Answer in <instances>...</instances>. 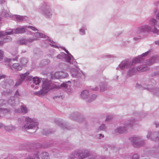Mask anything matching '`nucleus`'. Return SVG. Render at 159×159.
<instances>
[{"mask_svg": "<svg viewBox=\"0 0 159 159\" xmlns=\"http://www.w3.org/2000/svg\"><path fill=\"white\" fill-rule=\"evenodd\" d=\"M125 69H128L127 74L130 76L134 75L136 72L134 65L128 59L122 61L116 68V70L120 71L121 75L124 73Z\"/></svg>", "mask_w": 159, "mask_h": 159, "instance_id": "obj_1", "label": "nucleus"}, {"mask_svg": "<svg viewBox=\"0 0 159 159\" xmlns=\"http://www.w3.org/2000/svg\"><path fill=\"white\" fill-rule=\"evenodd\" d=\"M151 30V26L148 25H145L139 27L136 31L137 35L133 38L134 40L137 41L142 39L143 37L147 35Z\"/></svg>", "mask_w": 159, "mask_h": 159, "instance_id": "obj_2", "label": "nucleus"}, {"mask_svg": "<svg viewBox=\"0 0 159 159\" xmlns=\"http://www.w3.org/2000/svg\"><path fill=\"white\" fill-rule=\"evenodd\" d=\"M25 118L26 123L22 127V129H33L35 130L34 131H35V130L38 128V122L37 120L28 117H26Z\"/></svg>", "mask_w": 159, "mask_h": 159, "instance_id": "obj_3", "label": "nucleus"}, {"mask_svg": "<svg viewBox=\"0 0 159 159\" xmlns=\"http://www.w3.org/2000/svg\"><path fill=\"white\" fill-rule=\"evenodd\" d=\"M12 34L13 31L11 29L6 32L0 31V46L2 45L5 43L11 41V38L10 37L6 35Z\"/></svg>", "mask_w": 159, "mask_h": 159, "instance_id": "obj_4", "label": "nucleus"}, {"mask_svg": "<svg viewBox=\"0 0 159 159\" xmlns=\"http://www.w3.org/2000/svg\"><path fill=\"white\" fill-rule=\"evenodd\" d=\"M41 12L47 19H51L52 18V8L47 4H44L42 6Z\"/></svg>", "mask_w": 159, "mask_h": 159, "instance_id": "obj_5", "label": "nucleus"}, {"mask_svg": "<svg viewBox=\"0 0 159 159\" xmlns=\"http://www.w3.org/2000/svg\"><path fill=\"white\" fill-rule=\"evenodd\" d=\"M50 82L48 81H44L42 85V88L39 91L34 92V94L39 96H43L46 94L50 90Z\"/></svg>", "mask_w": 159, "mask_h": 159, "instance_id": "obj_6", "label": "nucleus"}, {"mask_svg": "<svg viewBox=\"0 0 159 159\" xmlns=\"http://www.w3.org/2000/svg\"><path fill=\"white\" fill-rule=\"evenodd\" d=\"M80 97L88 102H91L96 98L97 96L95 94H91L88 90L85 89L81 92Z\"/></svg>", "mask_w": 159, "mask_h": 159, "instance_id": "obj_7", "label": "nucleus"}, {"mask_svg": "<svg viewBox=\"0 0 159 159\" xmlns=\"http://www.w3.org/2000/svg\"><path fill=\"white\" fill-rule=\"evenodd\" d=\"M149 23L151 25L154 26L152 29V32L154 34L159 35V20L152 18L150 20Z\"/></svg>", "mask_w": 159, "mask_h": 159, "instance_id": "obj_8", "label": "nucleus"}, {"mask_svg": "<svg viewBox=\"0 0 159 159\" xmlns=\"http://www.w3.org/2000/svg\"><path fill=\"white\" fill-rule=\"evenodd\" d=\"M75 153L79 159H84L89 156L90 153L88 150L83 149L75 151Z\"/></svg>", "mask_w": 159, "mask_h": 159, "instance_id": "obj_9", "label": "nucleus"}, {"mask_svg": "<svg viewBox=\"0 0 159 159\" xmlns=\"http://www.w3.org/2000/svg\"><path fill=\"white\" fill-rule=\"evenodd\" d=\"M27 28H30L32 30L35 31L37 30V29L34 27L31 26H24L21 28H17L13 31V34H19L24 33L25 32Z\"/></svg>", "mask_w": 159, "mask_h": 159, "instance_id": "obj_10", "label": "nucleus"}, {"mask_svg": "<svg viewBox=\"0 0 159 159\" xmlns=\"http://www.w3.org/2000/svg\"><path fill=\"white\" fill-rule=\"evenodd\" d=\"M130 125L129 123H125L124 125L117 127L115 129V131L117 133L122 134L125 132L128 128L129 127Z\"/></svg>", "mask_w": 159, "mask_h": 159, "instance_id": "obj_11", "label": "nucleus"}, {"mask_svg": "<svg viewBox=\"0 0 159 159\" xmlns=\"http://www.w3.org/2000/svg\"><path fill=\"white\" fill-rule=\"evenodd\" d=\"M70 73L72 76L73 77L80 78L82 75H85V73L82 71H79L78 70L75 68H72L70 70Z\"/></svg>", "mask_w": 159, "mask_h": 159, "instance_id": "obj_12", "label": "nucleus"}, {"mask_svg": "<svg viewBox=\"0 0 159 159\" xmlns=\"http://www.w3.org/2000/svg\"><path fill=\"white\" fill-rule=\"evenodd\" d=\"M68 75V74L67 72L61 71L56 72L54 74V77L57 79H61L67 77Z\"/></svg>", "mask_w": 159, "mask_h": 159, "instance_id": "obj_13", "label": "nucleus"}, {"mask_svg": "<svg viewBox=\"0 0 159 159\" xmlns=\"http://www.w3.org/2000/svg\"><path fill=\"white\" fill-rule=\"evenodd\" d=\"M159 133L158 132H155L152 133L150 131L148 132V134L147 135V138L148 139L155 141H157L158 139Z\"/></svg>", "mask_w": 159, "mask_h": 159, "instance_id": "obj_14", "label": "nucleus"}, {"mask_svg": "<svg viewBox=\"0 0 159 159\" xmlns=\"http://www.w3.org/2000/svg\"><path fill=\"white\" fill-rule=\"evenodd\" d=\"M33 84L31 85V87L34 89H37L39 88V84L41 82V79L38 77L32 78Z\"/></svg>", "mask_w": 159, "mask_h": 159, "instance_id": "obj_15", "label": "nucleus"}, {"mask_svg": "<svg viewBox=\"0 0 159 159\" xmlns=\"http://www.w3.org/2000/svg\"><path fill=\"white\" fill-rule=\"evenodd\" d=\"M62 48L67 54H65L64 57V59H65L66 61L68 63L71 64L72 59L73 58V56L69 53V52L65 48L63 47Z\"/></svg>", "mask_w": 159, "mask_h": 159, "instance_id": "obj_16", "label": "nucleus"}, {"mask_svg": "<svg viewBox=\"0 0 159 159\" xmlns=\"http://www.w3.org/2000/svg\"><path fill=\"white\" fill-rule=\"evenodd\" d=\"M130 139L131 141L132 144L135 147H139L141 146L143 144H140L139 142V138L137 137H131Z\"/></svg>", "mask_w": 159, "mask_h": 159, "instance_id": "obj_17", "label": "nucleus"}, {"mask_svg": "<svg viewBox=\"0 0 159 159\" xmlns=\"http://www.w3.org/2000/svg\"><path fill=\"white\" fill-rule=\"evenodd\" d=\"M18 52L17 50H16L14 52V51L12 52L11 53L12 55L13 56H16V57L15 58H13L12 60L13 61L16 60L19 57V56L17 55ZM12 60L11 59L7 58H5L4 59V62H9L11 61Z\"/></svg>", "mask_w": 159, "mask_h": 159, "instance_id": "obj_18", "label": "nucleus"}, {"mask_svg": "<svg viewBox=\"0 0 159 159\" xmlns=\"http://www.w3.org/2000/svg\"><path fill=\"white\" fill-rule=\"evenodd\" d=\"M15 112L17 113H22L23 114H26L28 112V110L25 106L22 105L21 106L20 109H15Z\"/></svg>", "mask_w": 159, "mask_h": 159, "instance_id": "obj_19", "label": "nucleus"}, {"mask_svg": "<svg viewBox=\"0 0 159 159\" xmlns=\"http://www.w3.org/2000/svg\"><path fill=\"white\" fill-rule=\"evenodd\" d=\"M158 57L157 55H155L152 57L149 60L146 62L147 64L148 65H151L153 64L156 62L158 58Z\"/></svg>", "mask_w": 159, "mask_h": 159, "instance_id": "obj_20", "label": "nucleus"}, {"mask_svg": "<svg viewBox=\"0 0 159 159\" xmlns=\"http://www.w3.org/2000/svg\"><path fill=\"white\" fill-rule=\"evenodd\" d=\"M29 74V72H27L23 74L20 75V78L19 79V83L16 82V85H18L20 84L22 81L24 80L25 78Z\"/></svg>", "mask_w": 159, "mask_h": 159, "instance_id": "obj_21", "label": "nucleus"}, {"mask_svg": "<svg viewBox=\"0 0 159 159\" xmlns=\"http://www.w3.org/2000/svg\"><path fill=\"white\" fill-rule=\"evenodd\" d=\"M136 71L140 72H144L147 71L149 70V68L147 66H145L143 65H141L138 66L136 69Z\"/></svg>", "mask_w": 159, "mask_h": 159, "instance_id": "obj_22", "label": "nucleus"}, {"mask_svg": "<svg viewBox=\"0 0 159 159\" xmlns=\"http://www.w3.org/2000/svg\"><path fill=\"white\" fill-rule=\"evenodd\" d=\"M2 15L5 17H11L13 16V15L8 10H5L2 11Z\"/></svg>", "mask_w": 159, "mask_h": 159, "instance_id": "obj_23", "label": "nucleus"}, {"mask_svg": "<svg viewBox=\"0 0 159 159\" xmlns=\"http://www.w3.org/2000/svg\"><path fill=\"white\" fill-rule=\"evenodd\" d=\"M34 34L35 37L34 39L35 40H39L41 38H44L45 37V35L44 34L39 32L34 33Z\"/></svg>", "mask_w": 159, "mask_h": 159, "instance_id": "obj_24", "label": "nucleus"}, {"mask_svg": "<svg viewBox=\"0 0 159 159\" xmlns=\"http://www.w3.org/2000/svg\"><path fill=\"white\" fill-rule=\"evenodd\" d=\"M10 68L12 70L13 69H16L17 70H20L22 69V67L20 64H19L18 63H16L13 64L11 66Z\"/></svg>", "mask_w": 159, "mask_h": 159, "instance_id": "obj_25", "label": "nucleus"}, {"mask_svg": "<svg viewBox=\"0 0 159 159\" xmlns=\"http://www.w3.org/2000/svg\"><path fill=\"white\" fill-rule=\"evenodd\" d=\"M143 61L141 59V56H139L133 59L132 60V61L130 62L132 63V64L134 65V64H135L139 62H141Z\"/></svg>", "mask_w": 159, "mask_h": 159, "instance_id": "obj_26", "label": "nucleus"}, {"mask_svg": "<svg viewBox=\"0 0 159 159\" xmlns=\"http://www.w3.org/2000/svg\"><path fill=\"white\" fill-rule=\"evenodd\" d=\"M12 17L18 21H21L26 18V16H23L17 15H13Z\"/></svg>", "mask_w": 159, "mask_h": 159, "instance_id": "obj_27", "label": "nucleus"}, {"mask_svg": "<svg viewBox=\"0 0 159 159\" xmlns=\"http://www.w3.org/2000/svg\"><path fill=\"white\" fill-rule=\"evenodd\" d=\"M71 85V82L70 81H68L65 83H63L60 85V87L64 88H67L69 89Z\"/></svg>", "mask_w": 159, "mask_h": 159, "instance_id": "obj_28", "label": "nucleus"}, {"mask_svg": "<svg viewBox=\"0 0 159 159\" xmlns=\"http://www.w3.org/2000/svg\"><path fill=\"white\" fill-rule=\"evenodd\" d=\"M20 64L22 67L25 66L28 62V60L26 58L22 57L20 59L19 61Z\"/></svg>", "mask_w": 159, "mask_h": 159, "instance_id": "obj_29", "label": "nucleus"}, {"mask_svg": "<svg viewBox=\"0 0 159 159\" xmlns=\"http://www.w3.org/2000/svg\"><path fill=\"white\" fill-rule=\"evenodd\" d=\"M100 91L101 92H104L107 89V84L105 83H101L99 85Z\"/></svg>", "mask_w": 159, "mask_h": 159, "instance_id": "obj_30", "label": "nucleus"}, {"mask_svg": "<svg viewBox=\"0 0 159 159\" xmlns=\"http://www.w3.org/2000/svg\"><path fill=\"white\" fill-rule=\"evenodd\" d=\"M4 128L6 131H8L14 130L15 129V126L12 125L5 126Z\"/></svg>", "mask_w": 159, "mask_h": 159, "instance_id": "obj_31", "label": "nucleus"}, {"mask_svg": "<svg viewBox=\"0 0 159 159\" xmlns=\"http://www.w3.org/2000/svg\"><path fill=\"white\" fill-rule=\"evenodd\" d=\"M40 156L41 158L43 159H49V154L47 152L42 153Z\"/></svg>", "mask_w": 159, "mask_h": 159, "instance_id": "obj_32", "label": "nucleus"}, {"mask_svg": "<svg viewBox=\"0 0 159 159\" xmlns=\"http://www.w3.org/2000/svg\"><path fill=\"white\" fill-rule=\"evenodd\" d=\"M39 152H37L35 154L33 157L29 156L26 158V159H39Z\"/></svg>", "mask_w": 159, "mask_h": 159, "instance_id": "obj_33", "label": "nucleus"}, {"mask_svg": "<svg viewBox=\"0 0 159 159\" xmlns=\"http://www.w3.org/2000/svg\"><path fill=\"white\" fill-rule=\"evenodd\" d=\"M136 119L134 117H132L129 119L128 122H126L125 123H129V124L130 125L129 127H131L132 126V123L135 122L136 121Z\"/></svg>", "mask_w": 159, "mask_h": 159, "instance_id": "obj_34", "label": "nucleus"}, {"mask_svg": "<svg viewBox=\"0 0 159 159\" xmlns=\"http://www.w3.org/2000/svg\"><path fill=\"white\" fill-rule=\"evenodd\" d=\"M158 9L156 8L153 10V13L156 14V17L157 19L159 20V11L157 12Z\"/></svg>", "mask_w": 159, "mask_h": 159, "instance_id": "obj_35", "label": "nucleus"}, {"mask_svg": "<svg viewBox=\"0 0 159 159\" xmlns=\"http://www.w3.org/2000/svg\"><path fill=\"white\" fill-rule=\"evenodd\" d=\"M19 43L22 45H27V39H23L19 41Z\"/></svg>", "mask_w": 159, "mask_h": 159, "instance_id": "obj_36", "label": "nucleus"}, {"mask_svg": "<svg viewBox=\"0 0 159 159\" xmlns=\"http://www.w3.org/2000/svg\"><path fill=\"white\" fill-rule=\"evenodd\" d=\"M106 127L105 125L104 124L101 125L97 129V131L103 130L106 129Z\"/></svg>", "mask_w": 159, "mask_h": 159, "instance_id": "obj_37", "label": "nucleus"}, {"mask_svg": "<svg viewBox=\"0 0 159 159\" xmlns=\"http://www.w3.org/2000/svg\"><path fill=\"white\" fill-rule=\"evenodd\" d=\"M65 53L64 52H61V53L57 56V58L59 59H61L64 58Z\"/></svg>", "mask_w": 159, "mask_h": 159, "instance_id": "obj_38", "label": "nucleus"}, {"mask_svg": "<svg viewBox=\"0 0 159 159\" xmlns=\"http://www.w3.org/2000/svg\"><path fill=\"white\" fill-rule=\"evenodd\" d=\"M86 159H98V156L96 155H90V154L89 156L87 157Z\"/></svg>", "mask_w": 159, "mask_h": 159, "instance_id": "obj_39", "label": "nucleus"}, {"mask_svg": "<svg viewBox=\"0 0 159 159\" xmlns=\"http://www.w3.org/2000/svg\"><path fill=\"white\" fill-rule=\"evenodd\" d=\"M80 34L81 35H84L85 34V30L84 29L81 28L79 30Z\"/></svg>", "mask_w": 159, "mask_h": 159, "instance_id": "obj_40", "label": "nucleus"}, {"mask_svg": "<svg viewBox=\"0 0 159 159\" xmlns=\"http://www.w3.org/2000/svg\"><path fill=\"white\" fill-rule=\"evenodd\" d=\"M4 52L3 51L0 49V61H2L3 60L4 57Z\"/></svg>", "mask_w": 159, "mask_h": 159, "instance_id": "obj_41", "label": "nucleus"}, {"mask_svg": "<svg viewBox=\"0 0 159 159\" xmlns=\"http://www.w3.org/2000/svg\"><path fill=\"white\" fill-rule=\"evenodd\" d=\"M34 41H35V39L34 38H29L27 39V44H28L29 43H32Z\"/></svg>", "mask_w": 159, "mask_h": 159, "instance_id": "obj_42", "label": "nucleus"}, {"mask_svg": "<svg viewBox=\"0 0 159 159\" xmlns=\"http://www.w3.org/2000/svg\"><path fill=\"white\" fill-rule=\"evenodd\" d=\"M150 52V51H148L143 53L141 55L139 56H141V59H142V60H143V57H145L146 56H147L148 55V54Z\"/></svg>", "mask_w": 159, "mask_h": 159, "instance_id": "obj_43", "label": "nucleus"}, {"mask_svg": "<svg viewBox=\"0 0 159 159\" xmlns=\"http://www.w3.org/2000/svg\"><path fill=\"white\" fill-rule=\"evenodd\" d=\"M49 42L50 43V44L51 46H53L55 48H58V47L57 46V45L54 42H53L52 41L50 40H49Z\"/></svg>", "mask_w": 159, "mask_h": 159, "instance_id": "obj_44", "label": "nucleus"}, {"mask_svg": "<svg viewBox=\"0 0 159 159\" xmlns=\"http://www.w3.org/2000/svg\"><path fill=\"white\" fill-rule=\"evenodd\" d=\"M8 103L11 105H13L15 103V101L12 99H9L8 101Z\"/></svg>", "mask_w": 159, "mask_h": 159, "instance_id": "obj_45", "label": "nucleus"}, {"mask_svg": "<svg viewBox=\"0 0 159 159\" xmlns=\"http://www.w3.org/2000/svg\"><path fill=\"white\" fill-rule=\"evenodd\" d=\"M139 156L136 154H134L132 157V159H139Z\"/></svg>", "mask_w": 159, "mask_h": 159, "instance_id": "obj_46", "label": "nucleus"}, {"mask_svg": "<svg viewBox=\"0 0 159 159\" xmlns=\"http://www.w3.org/2000/svg\"><path fill=\"white\" fill-rule=\"evenodd\" d=\"M113 118V117L112 116H107L106 119V120L107 121H109L111 120Z\"/></svg>", "mask_w": 159, "mask_h": 159, "instance_id": "obj_47", "label": "nucleus"}, {"mask_svg": "<svg viewBox=\"0 0 159 159\" xmlns=\"http://www.w3.org/2000/svg\"><path fill=\"white\" fill-rule=\"evenodd\" d=\"M43 134L47 135L49 134V132L47 129H43Z\"/></svg>", "mask_w": 159, "mask_h": 159, "instance_id": "obj_48", "label": "nucleus"}, {"mask_svg": "<svg viewBox=\"0 0 159 159\" xmlns=\"http://www.w3.org/2000/svg\"><path fill=\"white\" fill-rule=\"evenodd\" d=\"M24 118H25L24 117H22L18 118V122L20 123H21L22 121L24 120Z\"/></svg>", "mask_w": 159, "mask_h": 159, "instance_id": "obj_49", "label": "nucleus"}, {"mask_svg": "<svg viewBox=\"0 0 159 159\" xmlns=\"http://www.w3.org/2000/svg\"><path fill=\"white\" fill-rule=\"evenodd\" d=\"M7 111V109L0 108V112L5 113Z\"/></svg>", "mask_w": 159, "mask_h": 159, "instance_id": "obj_50", "label": "nucleus"}, {"mask_svg": "<svg viewBox=\"0 0 159 159\" xmlns=\"http://www.w3.org/2000/svg\"><path fill=\"white\" fill-rule=\"evenodd\" d=\"M61 98L62 97L59 96H55L53 97V98L54 99H57L58 98Z\"/></svg>", "mask_w": 159, "mask_h": 159, "instance_id": "obj_51", "label": "nucleus"}, {"mask_svg": "<svg viewBox=\"0 0 159 159\" xmlns=\"http://www.w3.org/2000/svg\"><path fill=\"white\" fill-rule=\"evenodd\" d=\"M154 43L156 45L159 46V40L155 41Z\"/></svg>", "mask_w": 159, "mask_h": 159, "instance_id": "obj_52", "label": "nucleus"}, {"mask_svg": "<svg viewBox=\"0 0 159 159\" xmlns=\"http://www.w3.org/2000/svg\"><path fill=\"white\" fill-rule=\"evenodd\" d=\"M5 75H0V80L4 78Z\"/></svg>", "mask_w": 159, "mask_h": 159, "instance_id": "obj_53", "label": "nucleus"}, {"mask_svg": "<svg viewBox=\"0 0 159 159\" xmlns=\"http://www.w3.org/2000/svg\"><path fill=\"white\" fill-rule=\"evenodd\" d=\"M159 4V2L158 1L155 2L154 3V5L155 6Z\"/></svg>", "mask_w": 159, "mask_h": 159, "instance_id": "obj_54", "label": "nucleus"}, {"mask_svg": "<svg viewBox=\"0 0 159 159\" xmlns=\"http://www.w3.org/2000/svg\"><path fill=\"white\" fill-rule=\"evenodd\" d=\"M147 89H148L149 90V91H152V92H153V91H153V90L154 89H152V88H147Z\"/></svg>", "mask_w": 159, "mask_h": 159, "instance_id": "obj_55", "label": "nucleus"}, {"mask_svg": "<svg viewBox=\"0 0 159 159\" xmlns=\"http://www.w3.org/2000/svg\"><path fill=\"white\" fill-rule=\"evenodd\" d=\"M4 104H5V101L3 100V102L2 103L0 102V106L4 105Z\"/></svg>", "mask_w": 159, "mask_h": 159, "instance_id": "obj_56", "label": "nucleus"}, {"mask_svg": "<svg viewBox=\"0 0 159 159\" xmlns=\"http://www.w3.org/2000/svg\"><path fill=\"white\" fill-rule=\"evenodd\" d=\"M4 1V0H0V4H2Z\"/></svg>", "mask_w": 159, "mask_h": 159, "instance_id": "obj_57", "label": "nucleus"}, {"mask_svg": "<svg viewBox=\"0 0 159 159\" xmlns=\"http://www.w3.org/2000/svg\"><path fill=\"white\" fill-rule=\"evenodd\" d=\"M99 137L100 138H101V137L103 138L104 136L103 135H102V134H99Z\"/></svg>", "mask_w": 159, "mask_h": 159, "instance_id": "obj_58", "label": "nucleus"}, {"mask_svg": "<svg viewBox=\"0 0 159 159\" xmlns=\"http://www.w3.org/2000/svg\"><path fill=\"white\" fill-rule=\"evenodd\" d=\"M140 85L139 84H137L136 86V88H139Z\"/></svg>", "mask_w": 159, "mask_h": 159, "instance_id": "obj_59", "label": "nucleus"}, {"mask_svg": "<svg viewBox=\"0 0 159 159\" xmlns=\"http://www.w3.org/2000/svg\"><path fill=\"white\" fill-rule=\"evenodd\" d=\"M28 79L30 80H31V79H32V77L29 76L28 77Z\"/></svg>", "mask_w": 159, "mask_h": 159, "instance_id": "obj_60", "label": "nucleus"}, {"mask_svg": "<svg viewBox=\"0 0 159 159\" xmlns=\"http://www.w3.org/2000/svg\"><path fill=\"white\" fill-rule=\"evenodd\" d=\"M98 87H97V88L93 89V90H94L96 91V90H98Z\"/></svg>", "mask_w": 159, "mask_h": 159, "instance_id": "obj_61", "label": "nucleus"}, {"mask_svg": "<svg viewBox=\"0 0 159 159\" xmlns=\"http://www.w3.org/2000/svg\"><path fill=\"white\" fill-rule=\"evenodd\" d=\"M2 126V124L0 123V128Z\"/></svg>", "mask_w": 159, "mask_h": 159, "instance_id": "obj_62", "label": "nucleus"}, {"mask_svg": "<svg viewBox=\"0 0 159 159\" xmlns=\"http://www.w3.org/2000/svg\"><path fill=\"white\" fill-rule=\"evenodd\" d=\"M3 102V100H0V102L2 103Z\"/></svg>", "mask_w": 159, "mask_h": 159, "instance_id": "obj_63", "label": "nucleus"}, {"mask_svg": "<svg viewBox=\"0 0 159 159\" xmlns=\"http://www.w3.org/2000/svg\"><path fill=\"white\" fill-rule=\"evenodd\" d=\"M18 92L17 91H16V93L15 95H16L17 94H18Z\"/></svg>", "mask_w": 159, "mask_h": 159, "instance_id": "obj_64", "label": "nucleus"}]
</instances>
